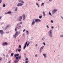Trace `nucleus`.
Masks as SVG:
<instances>
[{
    "instance_id": "obj_10",
    "label": "nucleus",
    "mask_w": 63,
    "mask_h": 63,
    "mask_svg": "<svg viewBox=\"0 0 63 63\" xmlns=\"http://www.w3.org/2000/svg\"><path fill=\"white\" fill-rule=\"evenodd\" d=\"M23 20H24L25 18V16L24 14H23Z\"/></svg>"
},
{
    "instance_id": "obj_15",
    "label": "nucleus",
    "mask_w": 63,
    "mask_h": 63,
    "mask_svg": "<svg viewBox=\"0 0 63 63\" xmlns=\"http://www.w3.org/2000/svg\"><path fill=\"white\" fill-rule=\"evenodd\" d=\"M43 55L44 56V58H47V55H46V54H43Z\"/></svg>"
},
{
    "instance_id": "obj_45",
    "label": "nucleus",
    "mask_w": 63,
    "mask_h": 63,
    "mask_svg": "<svg viewBox=\"0 0 63 63\" xmlns=\"http://www.w3.org/2000/svg\"><path fill=\"white\" fill-rule=\"evenodd\" d=\"M9 63H11V60H10L8 62Z\"/></svg>"
},
{
    "instance_id": "obj_27",
    "label": "nucleus",
    "mask_w": 63,
    "mask_h": 63,
    "mask_svg": "<svg viewBox=\"0 0 63 63\" xmlns=\"http://www.w3.org/2000/svg\"><path fill=\"white\" fill-rule=\"evenodd\" d=\"M18 51L19 52H20V51H21V49H18Z\"/></svg>"
},
{
    "instance_id": "obj_52",
    "label": "nucleus",
    "mask_w": 63,
    "mask_h": 63,
    "mask_svg": "<svg viewBox=\"0 0 63 63\" xmlns=\"http://www.w3.org/2000/svg\"><path fill=\"white\" fill-rule=\"evenodd\" d=\"M60 37H63V35H60Z\"/></svg>"
},
{
    "instance_id": "obj_17",
    "label": "nucleus",
    "mask_w": 63,
    "mask_h": 63,
    "mask_svg": "<svg viewBox=\"0 0 63 63\" xmlns=\"http://www.w3.org/2000/svg\"><path fill=\"white\" fill-rule=\"evenodd\" d=\"M16 37H17V36L16 35V34H15V35H13V37H14V38L16 39Z\"/></svg>"
},
{
    "instance_id": "obj_56",
    "label": "nucleus",
    "mask_w": 63,
    "mask_h": 63,
    "mask_svg": "<svg viewBox=\"0 0 63 63\" xmlns=\"http://www.w3.org/2000/svg\"><path fill=\"white\" fill-rule=\"evenodd\" d=\"M51 28H54V27L53 26H52V27H51Z\"/></svg>"
},
{
    "instance_id": "obj_26",
    "label": "nucleus",
    "mask_w": 63,
    "mask_h": 63,
    "mask_svg": "<svg viewBox=\"0 0 63 63\" xmlns=\"http://www.w3.org/2000/svg\"><path fill=\"white\" fill-rule=\"evenodd\" d=\"M44 3H42V4H41V6H42L43 5L44 6Z\"/></svg>"
},
{
    "instance_id": "obj_60",
    "label": "nucleus",
    "mask_w": 63,
    "mask_h": 63,
    "mask_svg": "<svg viewBox=\"0 0 63 63\" xmlns=\"http://www.w3.org/2000/svg\"><path fill=\"white\" fill-rule=\"evenodd\" d=\"M37 45H38V44H36V45H35V46H37Z\"/></svg>"
},
{
    "instance_id": "obj_51",
    "label": "nucleus",
    "mask_w": 63,
    "mask_h": 63,
    "mask_svg": "<svg viewBox=\"0 0 63 63\" xmlns=\"http://www.w3.org/2000/svg\"><path fill=\"white\" fill-rule=\"evenodd\" d=\"M2 17L0 16V20H1V18H2Z\"/></svg>"
},
{
    "instance_id": "obj_21",
    "label": "nucleus",
    "mask_w": 63,
    "mask_h": 63,
    "mask_svg": "<svg viewBox=\"0 0 63 63\" xmlns=\"http://www.w3.org/2000/svg\"><path fill=\"white\" fill-rule=\"evenodd\" d=\"M17 11V8L16 7V9H15V12H16Z\"/></svg>"
},
{
    "instance_id": "obj_29",
    "label": "nucleus",
    "mask_w": 63,
    "mask_h": 63,
    "mask_svg": "<svg viewBox=\"0 0 63 63\" xmlns=\"http://www.w3.org/2000/svg\"><path fill=\"white\" fill-rule=\"evenodd\" d=\"M6 57H7V58H8V57H9V55H8L7 54L6 55Z\"/></svg>"
},
{
    "instance_id": "obj_47",
    "label": "nucleus",
    "mask_w": 63,
    "mask_h": 63,
    "mask_svg": "<svg viewBox=\"0 0 63 63\" xmlns=\"http://www.w3.org/2000/svg\"><path fill=\"white\" fill-rule=\"evenodd\" d=\"M18 50L17 48L16 49V52H17V51Z\"/></svg>"
},
{
    "instance_id": "obj_44",
    "label": "nucleus",
    "mask_w": 63,
    "mask_h": 63,
    "mask_svg": "<svg viewBox=\"0 0 63 63\" xmlns=\"http://www.w3.org/2000/svg\"><path fill=\"white\" fill-rule=\"evenodd\" d=\"M19 27V28H21V27H22L21 26H18Z\"/></svg>"
},
{
    "instance_id": "obj_62",
    "label": "nucleus",
    "mask_w": 63,
    "mask_h": 63,
    "mask_svg": "<svg viewBox=\"0 0 63 63\" xmlns=\"http://www.w3.org/2000/svg\"><path fill=\"white\" fill-rule=\"evenodd\" d=\"M3 56H5V54H3Z\"/></svg>"
},
{
    "instance_id": "obj_54",
    "label": "nucleus",
    "mask_w": 63,
    "mask_h": 63,
    "mask_svg": "<svg viewBox=\"0 0 63 63\" xmlns=\"http://www.w3.org/2000/svg\"><path fill=\"white\" fill-rule=\"evenodd\" d=\"M61 18H62L63 20V17H62V16H61Z\"/></svg>"
},
{
    "instance_id": "obj_48",
    "label": "nucleus",
    "mask_w": 63,
    "mask_h": 63,
    "mask_svg": "<svg viewBox=\"0 0 63 63\" xmlns=\"http://www.w3.org/2000/svg\"><path fill=\"white\" fill-rule=\"evenodd\" d=\"M2 2V0H0V3H1Z\"/></svg>"
},
{
    "instance_id": "obj_38",
    "label": "nucleus",
    "mask_w": 63,
    "mask_h": 63,
    "mask_svg": "<svg viewBox=\"0 0 63 63\" xmlns=\"http://www.w3.org/2000/svg\"><path fill=\"white\" fill-rule=\"evenodd\" d=\"M9 53H11V52H12V51L11 50L9 51Z\"/></svg>"
},
{
    "instance_id": "obj_63",
    "label": "nucleus",
    "mask_w": 63,
    "mask_h": 63,
    "mask_svg": "<svg viewBox=\"0 0 63 63\" xmlns=\"http://www.w3.org/2000/svg\"><path fill=\"white\" fill-rule=\"evenodd\" d=\"M18 42H19V40H18Z\"/></svg>"
},
{
    "instance_id": "obj_50",
    "label": "nucleus",
    "mask_w": 63,
    "mask_h": 63,
    "mask_svg": "<svg viewBox=\"0 0 63 63\" xmlns=\"http://www.w3.org/2000/svg\"><path fill=\"white\" fill-rule=\"evenodd\" d=\"M9 33V32H6V33Z\"/></svg>"
},
{
    "instance_id": "obj_28",
    "label": "nucleus",
    "mask_w": 63,
    "mask_h": 63,
    "mask_svg": "<svg viewBox=\"0 0 63 63\" xmlns=\"http://www.w3.org/2000/svg\"><path fill=\"white\" fill-rule=\"evenodd\" d=\"M36 5H37V6H38V7H39V4H38V3H36Z\"/></svg>"
},
{
    "instance_id": "obj_9",
    "label": "nucleus",
    "mask_w": 63,
    "mask_h": 63,
    "mask_svg": "<svg viewBox=\"0 0 63 63\" xmlns=\"http://www.w3.org/2000/svg\"><path fill=\"white\" fill-rule=\"evenodd\" d=\"M0 33L1 34V35H3V34H4V31H3V30H0Z\"/></svg>"
},
{
    "instance_id": "obj_53",
    "label": "nucleus",
    "mask_w": 63,
    "mask_h": 63,
    "mask_svg": "<svg viewBox=\"0 0 63 63\" xmlns=\"http://www.w3.org/2000/svg\"><path fill=\"white\" fill-rule=\"evenodd\" d=\"M25 31V29H24L23 30V32H24V31Z\"/></svg>"
},
{
    "instance_id": "obj_22",
    "label": "nucleus",
    "mask_w": 63,
    "mask_h": 63,
    "mask_svg": "<svg viewBox=\"0 0 63 63\" xmlns=\"http://www.w3.org/2000/svg\"><path fill=\"white\" fill-rule=\"evenodd\" d=\"M18 34V32H16L15 34L16 35H17Z\"/></svg>"
},
{
    "instance_id": "obj_5",
    "label": "nucleus",
    "mask_w": 63,
    "mask_h": 63,
    "mask_svg": "<svg viewBox=\"0 0 63 63\" xmlns=\"http://www.w3.org/2000/svg\"><path fill=\"white\" fill-rule=\"evenodd\" d=\"M27 43H28V42L26 41V42L25 43V45L23 48L24 49L25 48H26V46L27 45Z\"/></svg>"
},
{
    "instance_id": "obj_23",
    "label": "nucleus",
    "mask_w": 63,
    "mask_h": 63,
    "mask_svg": "<svg viewBox=\"0 0 63 63\" xmlns=\"http://www.w3.org/2000/svg\"><path fill=\"white\" fill-rule=\"evenodd\" d=\"M49 14L50 15V16H52V15L51 14V13H50V12H49Z\"/></svg>"
},
{
    "instance_id": "obj_36",
    "label": "nucleus",
    "mask_w": 63,
    "mask_h": 63,
    "mask_svg": "<svg viewBox=\"0 0 63 63\" xmlns=\"http://www.w3.org/2000/svg\"><path fill=\"white\" fill-rule=\"evenodd\" d=\"M6 6V5H5V4H4L3 5V7H5V6Z\"/></svg>"
},
{
    "instance_id": "obj_14",
    "label": "nucleus",
    "mask_w": 63,
    "mask_h": 63,
    "mask_svg": "<svg viewBox=\"0 0 63 63\" xmlns=\"http://www.w3.org/2000/svg\"><path fill=\"white\" fill-rule=\"evenodd\" d=\"M19 2L21 3L22 4H24V2L22 0H19Z\"/></svg>"
},
{
    "instance_id": "obj_16",
    "label": "nucleus",
    "mask_w": 63,
    "mask_h": 63,
    "mask_svg": "<svg viewBox=\"0 0 63 63\" xmlns=\"http://www.w3.org/2000/svg\"><path fill=\"white\" fill-rule=\"evenodd\" d=\"M42 13L43 15V16L45 17L46 16V13H45V12H42Z\"/></svg>"
},
{
    "instance_id": "obj_40",
    "label": "nucleus",
    "mask_w": 63,
    "mask_h": 63,
    "mask_svg": "<svg viewBox=\"0 0 63 63\" xmlns=\"http://www.w3.org/2000/svg\"><path fill=\"white\" fill-rule=\"evenodd\" d=\"M16 28H18V29H21V28H18L17 27H16Z\"/></svg>"
},
{
    "instance_id": "obj_39",
    "label": "nucleus",
    "mask_w": 63,
    "mask_h": 63,
    "mask_svg": "<svg viewBox=\"0 0 63 63\" xmlns=\"http://www.w3.org/2000/svg\"><path fill=\"white\" fill-rule=\"evenodd\" d=\"M35 57H37V56H38V55L37 54H36L35 55Z\"/></svg>"
},
{
    "instance_id": "obj_13",
    "label": "nucleus",
    "mask_w": 63,
    "mask_h": 63,
    "mask_svg": "<svg viewBox=\"0 0 63 63\" xmlns=\"http://www.w3.org/2000/svg\"><path fill=\"white\" fill-rule=\"evenodd\" d=\"M19 56V54H15L14 55V57H16V56Z\"/></svg>"
},
{
    "instance_id": "obj_37",
    "label": "nucleus",
    "mask_w": 63,
    "mask_h": 63,
    "mask_svg": "<svg viewBox=\"0 0 63 63\" xmlns=\"http://www.w3.org/2000/svg\"><path fill=\"white\" fill-rule=\"evenodd\" d=\"M2 59V57H0V61H1Z\"/></svg>"
},
{
    "instance_id": "obj_3",
    "label": "nucleus",
    "mask_w": 63,
    "mask_h": 63,
    "mask_svg": "<svg viewBox=\"0 0 63 63\" xmlns=\"http://www.w3.org/2000/svg\"><path fill=\"white\" fill-rule=\"evenodd\" d=\"M57 12V9H55L52 11V13L53 14H54L56 13V12Z\"/></svg>"
},
{
    "instance_id": "obj_4",
    "label": "nucleus",
    "mask_w": 63,
    "mask_h": 63,
    "mask_svg": "<svg viewBox=\"0 0 63 63\" xmlns=\"http://www.w3.org/2000/svg\"><path fill=\"white\" fill-rule=\"evenodd\" d=\"M23 5V4L22 3H19L17 6H18V7H20V6H22Z\"/></svg>"
},
{
    "instance_id": "obj_19",
    "label": "nucleus",
    "mask_w": 63,
    "mask_h": 63,
    "mask_svg": "<svg viewBox=\"0 0 63 63\" xmlns=\"http://www.w3.org/2000/svg\"><path fill=\"white\" fill-rule=\"evenodd\" d=\"M12 12L11 11H9L7 12V14H11Z\"/></svg>"
},
{
    "instance_id": "obj_7",
    "label": "nucleus",
    "mask_w": 63,
    "mask_h": 63,
    "mask_svg": "<svg viewBox=\"0 0 63 63\" xmlns=\"http://www.w3.org/2000/svg\"><path fill=\"white\" fill-rule=\"evenodd\" d=\"M15 58H16V61L17 62V63H18V61H19V60L18 59V57H15Z\"/></svg>"
},
{
    "instance_id": "obj_8",
    "label": "nucleus",
    "mask_w": 63,
    "mask_h": 63,
    "mask_svg": "<svg viewBox=\"0 0 63 63\" xmlns=\"http://www.w3.org/2000/svg\"><path fill=\"white\" fill-rule=\"evenodd\" d=\"M8 45V43L6 42H3V43L2 44V46H5V45Z\"/></svg>"
},
{
    "instance_id": "obj_64",
    "label": "nucleus",
    "mask_w": 63,
    "mask_h": 63,
    "mask_svg": "<svg viewBox=\"0 0 63 63\" xmlns=\"http://www.w3.org/2000/svg\"><path fill=\"white\" fill-rule=\"evenodd\" d=\"M30 42V43H32V42L31 41V42Z\"/></svg>"
},
{
    "instance_id": "obj_55",
    "label": "nucleus",
    "mask_w": 63,
    "mask_h": 63,
    "mask_svg": "<svg viewBox=\"0 0 63 63\" xmlns=\"http://www.w3.org/2000/svg\"><path fill=\"white\" fill-rule=\"evenodd\" d=\"M19 24L18 23V24H17V26H18Z\"/></svg>"
},
{
    "instance_id": "obj_11",
    "label": "nucleus",
    "mask_w": 63,
    "mask_h": 63,
    "mask_svg": "<svg viewBox=\"0 0 63 63\" xmlns=\"http://www.w3.org/2000/svg\"><path fill=\"white\" fill-rule=\"evenodd\" d=\"M10 26V25H8L5 28V29H7V28H9V27Z\"/></svg>"
},
{
    "instance_id": "obj_57",
    "label": "nucleus",
    "mask_w": 63,
    "mask_h": 63,
    "mask_svg": "<svg viewBox=\"0 0 63 63\" xmlns=\"http://www.w3.org/2000/svg\"><path fill=\"white\" fill-rule=\"evenodd\" d=\"M25 60H28V59L27 58Z\"/></svg>"
},
{
    "instance_id": "obj_1",
    "label": "nucleus",
    "mask_w": 63,
    "mask_h": 63,
    "mask_svg": "<svg viewBox=\"0 0 63 63\" xmlns=\"http://www.w3.org/2000/svg\"><path fill=\"white\" fill-rule=\"evenodd\" d=\"M49 35L50 37H52V30H50L48 32Z\"/></svg>"
},
{
    "instance_id": "obj_12",
    "label": "nucleus",
    "mask_w": 63,
    "mask_h": 63,
    "mask_svg": "<svg viewBox=\"0 0 63 63\" xmlns=\"http://www.w3.org/2000/svg\"><path fill=\"white\" fill-rule=\"evenodd\" d=\"M35 23V22L34 21V20H33V22H32V25H33Z\"/></svg>"
},
{
    "instance_id": "obj_46",
    "label": "nucleus",
    "mask_w": 63,
    "mask_h": 63,
    "mask_svg": "<svg viewBox=\"0 0 63 63\" xmlns=\"http://www.w3.org/2000/svg\"><path fill=\"white\" fill-rule=\"evenodd\" d=\"M28 61H26L25 62V63H28Z\"/></svg>"
},
{
    "instance_id": "obj_33",
    "label": "nucleus",
    "mask_w": 63,
    "mask_h": 63,
    "mask_svg": "<svg viewBox=\"0 0 63 63\" xmlns=\"http://www.w3.org/2000/svg\"><path fill=\"white\" fill-rule=\"evenodd\" d=\"M45 39V37H44L42 39V41H44V40Z\"/></svg>"
},
{
    "instance_id": "obj_25",
    "label": "nucleus",
    "mask_w": 63,
    "mask_h": 63,
    "mask_svg": "<svg viewBox=\"0 0 63 63\" xmlns=\"http://www.w3.org/2000/svg\"><path fill=\"white\" fill-rule=\"evenodd\" d=\"M11 56H13L14 55V53H11Z\"/></svg>"
},
{
    "instance_id": "obj_43",
    "label": "nucleus",
    "mask_w": 63,
    "mask_h": 63,
    "mask_svg": "<svg viewBox=\"0 0 63 63\" xmlns=\"http://www.w3.org/2000/svg\"><path fill=\"white\" fill-rule=\"evenodd\" d=\"M43 45H44V46H45V43L43 42Z\"/></svg>"
},
{
    "instance_id": "obj_41",
    "label": "nucleus",
    "mask_w": 63,
    "mask_h": 63,
    "mask_svg": "<svg viewBox=\"0 0 63 63\" xmlns=\"http://www.w3.org/2000/svg\"><path fill=\"white\" fill-rule=\"evenodd\" d=\"M29 46V43H28L27 46L28 47Z\"/></svg>"
},
{
    "instance_id": "obj_58",
    "label": "nucleus",
    "mask_w": 63,
    "mask_h": 63,
    "mask_svg": "<svg viewBox=\"0 0 63 63\" xmlns=\"http://www.w3.org/2000/svg\"><path fill=\"white\" fill-rule=\"evenodd\" d=\"M49 2H52V0H49Z\"/></svg>"
},
{
    "instance_id": "obj_35",
    "label": "nucleus",
    "mask_w": 63,
    "mask_h": 63,
    "mask_svg": "<svg viewBox=\"0 0 63 63\" xmlns=\"http://www.w3.org/2000/svg\"><path fill=\"white\" fill-rule=\"evenodd\" d=\"M18 57L19 59H20L21 58V56H20Z\"/></svg>"
},
{
    "instance_id": "obj_61",
    "label": "nucleus",
    "mask_w": 63,
    "mask_h": 63,
    "mask_svg": "<svg viewBox=\"0 0 63 63\" xmlns=\"http://www.w3.org/2000/svg\"><path fill=\"white\" fill-rule=\"evenodd\" d=\"M20 24H22V22H20Z\"/></svg>"
},
{
    "instance_id": "obj_18",
    "label": "nucleus",
    "mask_w": 63,
    "mask_h": 63,
    "mask_svg": "<svg viewBox=\"0 0 63 63\" xmlns=\"http://www.w3.org/2000/svg\"><path fill=\"white\" fill-rule=\"evenodd\" d=\"M26 32L27 34V35L28 34V33H29V32L28 31H26Z\"/></svg>"
},
{
    "instance_id": "obj_31",
    "label": "nucleus",
    "mask_w": 63,
    "mask_h": 63,
    "mask_svg": "<svg viewBox=\"0 0 63 63\" xmlns=\"http://www.w3.org/2000/svg\"><path fill=\"white\" fill-rule=\"evenodd\" d=\"M42 16H39V18L40 19L42 18Z\"/></svg>"
},
{
    "instance_id": "obj_42",
    "label": "nucleus",
    "mask_w": 63,
    "mask_h": 63,
    "mask_svg": "<svg viewBox=\"0 0 63 63\" xmlns=\"http://www.w3.org/2000/svg\"><path fill=\"white\" fill-rule=\"evenodd\" d=\"M51 21L52 23H53V21L52 20H51Z\"/></svg>"
},
{
    "instance_id": "obj_59",
    "label": "nucleus",
    "mask_w": 63,
    "mask_h": 63,
    "mask_svg": "<svg viewBox=\"0 0 63 63\" xmlns=\"http://www.w3.org/2000/svg\"><path fill=\"white\" fill-rule=\"evenodd\" d=\"M7 14H8V13H5V15H6Z\"/></svg>"
},
{
    "instance_id": "obj_34",
    "label": "nucleus",
    "mask_w": 63,
    "mask_h": 63,
    "mask_svg": "<svg viewBox=\"0 0 63 63\" xmlns=\"http://www.w3.org/2000/svg\"><path fill=\"white\" fill-rule=\"evenodd\" d=\"M46 27L47 28H48L49 27L48 25H47Z\"/></svg>"
},
{
    "instance_id": "obj_24",
    "label": "nucleus",
    "mask_w": 63,
    "mask_h": 63,
    "mask_svg": "<svg viewBox=\"0 0 63 63\" xmlns=\"http://www.w3.org/2000/svg\"><path fill=\"white\" fill-rule=\"evenodd\" d=\"M40 53H41L42 52V50L40 49V50H39Z\"/></svg>"
},
{
    "instance_id": "obj_20",
    "label": "nucleus",
    "mask_w": 63,
    "mask_h": 63,
    "mask_svg": "<svg viewBox=\"0 0 63 63\" xmlns=\"http://www.w3.org/2000/svg\"><path fill=\"white\" fill-rule=\"evenodd\" d=\"M44 48V46H42L41 48L40 49L42 50V49H43V48Z\"/></svg>"
},
{
    "instance_id": "obj_32",
    "label": "nucleus",
    "mask_w": 63,
    "mask_h": 63,
    "mask_svg": "<svg viewBox=\"0 0 63 63\" xmlns=\"http://www.w3.org/2000/svg\"><path fill=\"white\" fill-rule=\"evenodd\" d=\"M15 31H16H16H17V29L16 28L15 29Z\"/></svg>"
},
{
    "instance_id": "obj_30",
    "label": "nucleus",
    "mask_w": 63,
    "mask_h": 63,
    "mask_svg": "<svg viewBox=\"0 0 63 63\" xmlns=\"http://www.w3.org/2000/svg\"><path fill=\"white\" fill-rule=\"evenodd\" d=\"M19 48H21V45H19Z\"/></svg>"
},
{
    "instance_id": "obj_2",
    "label": "nucleus",
    "mask_w": 63,
    "mask_h": 63,
    "mask_svg": "<svg viewBox=\"0 0 63 63\" xmlns=\"http://www.w3.org/2000/svg\"><path fill=\"white\" fill-rule=\"evenodd\" d=\"M34 20L36 22H41V21L39 19L34 18Z\"/></svg>"
},
{
    "instance_id": "obj_49",
    "label": "nucleus",
    "mask_w": 63,
    "mask_h": 63,
    "mask_svg": "<svg viewBox=\"0 0 63 63\" xmlns=\"http://www.w3.org/2000/svg\"><path fill=\"white\" fill-rule=\"evenodd\" d=\"M26 54H25V53H24V56H26Z\"/></svg>"
},
{
    "instance_id": "obj_6",
    "label": "nucleus",
    "mask_w": 63,
    "mask_h": 63,
    "mask_svg": "<svg viewBox=\"0 0 63 63\" xmlns=\"http://www.w3.org/2000/svg\"><path fill=\"white\" fill-rule=\"evenodd\" d=\"M22 19V16H20L19 19H17V20H19V21H21Z\"/></svg>"
}]
</instances>
